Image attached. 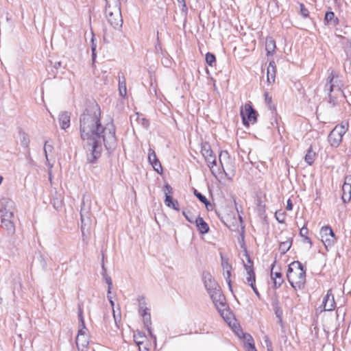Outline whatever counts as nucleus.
I'll use <instances>...</instances> for the list:
<instances>
[{"mask_svg":"<svg viewBox=\"0 0 351 351\" xmlns=\"http://www.w3.org/2000/svg\"><path fill=\"white\" fill-rule=\"evenodd\" d=\"M101 108L94 102L87 106L80 116V132L81 139L93 137L102 138L107 150L114 149L117 145L116 128L112 119L103 125L101 122Z\"/></svg>","mask_w":351,"mask_h":351,"instance_id":"nucleus-1","label":"nucleus"},{"mask_svg":"<svg viewBox=\"0 0 351 351\" xmlns=\"http://www.w3.org/2000/svg\"><path fill=\"white\" fill-rule=\"evenodd\" d=\"M306 269L298 261H293L289 266L287 278L294 289H302L306 282Z\"/></svg>","mask_w":351,"mask_h":351,"instance_id":"nucleus-2","label":"nucleus"},{"mask_svg":"<svg viewBox=\"0 0 351 351\" xmlns=\"http://www.w3.org/2000/svg\"><path fill=\"white\" fill-rule=\"evenodd\" d=\"M105 1L106 18L114 29L119 30L123 25L120 3H117V0H105Z\"/></svg>","mask_w":351,"mask_h":351,"instance_id":"nucleus-3","label":"nucleus"},{"mask_svg":"<svg viewBox=\"0 0 351 351\" xmlns=\"http://www.w3.org/2000/svg\"><path fill=\"white\" fill-rule=\"evenodd\" d=\"M102 138H95L86 139V145L84 149L86 152V160L88 163L93 164L101 155L102 147L101 143Z\"/></svg>","mask_w":351,"mask_h":351,"instance_id":"nucleus-4","label":"nucleus"},{"mask_svg":"<svg viewBox=\"0 0 351 351\" xmlns=\"http://www.w3.org/2000/svg\"><path fill=\"white\" fill-rule=\"evenodd\" d=\"M213 304L220 313L221 317L228 322L229 317L227 316L230 314L229 311L226 309L227 306L226 303V298L222 294L221 289H218L211 293H208Z\"/></svg>","mask_w":351,"mask_h":351,"instance_id":"nucleus-5","label":"nucleus"},{"mask_svg":"<svg viewBox=\"0 0 351 351\" xmlns=\"http://www.w3.org/2000/svg\"><path fill=\"white\" fill-rule=\"evenodd\" d=\"M333 80L334 73L331 72L324 86V92L328 95V102L331 107H335L337 105V96L342 93L341 88L333 84Z\"/></svg>","mask_w":351,"mask_h":351,"instance_id":"nucleus-6","label":"nucleus"},{"mask_svg":"<svg viewBox=\"0 0 351 351\" xmlns=\"http://www.w3.org/2000/svg\"><path fill=\"white\" fill-rule=\"evenodd\" d=\"M348 122H342L340 125H336L328 135V142L330 145L337 147L342 141L343 135L348 130Z\"/></svg>","mask_w":351,"mask_h":351,"instance_id":"nucleus-7","label":"nucleus"},{"mask_svg":"<svg viewBox=\"0 0 351 351\" xmlns=\"http://www.w3.org/2000/svg\"><path fill=\"white\" fill-rule=\"evenodd\" d=\"M90 212V202L88 199H86L85 195H84L80 210L81 230L83 235L84 234V230L88 228L91 223Z\"/></svg>","mask_w":351,"mask_h":351,"instance_id":"nucleus-8","label":"nucleus"},{"mask_svg":"<svg viewBox=\"0 0 351 351\" xmlns=\"http://www.w3.org/2000/svg\"><path fill=\"white\" fill-rule=\"evenodd\" d=\"M241 117L243 125L249 126L250 123L254 124L257 121L258 112L253 108L251 103H247L244 106V109H241Z\"/></svg>","mask_w":351,"mask_h":351,"instance_id":"nucleus-9","label":"nucleus"},{"mask_svg":"<svg viewBox=\"0 0 351 351\" xmlns=\"http://www.w3.org/2000/svg\"><path fill=\"white\" fill-rule=\"evenodd\" d=\"M319 233L322 241L327 250L332 247L337 241L334 231L329 225L322 226Z\"/></svg>","mask_w":351,"mask_h":351,"instance_id":"nucleus-10","label":"nucleus"},{"mask_svg":"<svg viewBox=\"0 0 351 351\" xmlns=\"http://www.w3.org/2000/svg\"><path fill=\"white\" fill-rule=\"evenodd\" d=\"M202 280L205 288L208 293L217 290L220 288L217 282L215 281L213 276L209 271H204L202 273Z\"/></svg>","mask_w":351,"mask_h":351,"instance_id":"nucleus-11","label":"nucleus"},{"mask_svg":"<svg viewBox=\"0 0 351 351\" xmlns=\"http://www.w3.org/2000/svg\"><path fill=\"white\" fill-rule=\"evenodd\" d=\"M148 161L149 164L152 166L154 169L159 174H162L163 172L162 167L158 159L155 151L149 148L148 150Z\"/></svg>","mask_w":351,"mask_h":351,"instance_id":"nucleus-12","label":"nucleus"},{"mask_svg":"<svg viewBox=\"0 0 351 351\" xmlns=\"http://www.w3.org/2000/svg\"><path fill=\"white\" fill-rule=\"evenodd\" d=\"M322 306L326 311H331L335 309V302L332 289L328 290L326 295L323 298Z\"/></svg>","mask_w":351,"mask_h":351,"instance_id":"nucleus-13","label":"nucleus"},{"mask_svg":"<svg viewBox=\"0 0 351 351\" xmlns=\"http://www.w3.org/2000/svg\"><path fill=\"white\" fill-rule=\"evenodd\" d=\"M14 214L12 212L5 211V214L1 218L2 226L9 232L13 233L14 232V223L11 221V218L13 217Z\"/></svg>","mask_w":351,"mask_h":351,"instance_id":"nucleus-14","label":"nucleus"},{"mask_svg":"<svg viewBox=\"0 0 351 351\" xmlns=\"http://www.w3.org/2000/svg\"><path fill=\"white\" fill-rule=\"evenodd\" d=\"M201 154L206 162L215 156V155L213 153V151L211 149L210 144L207 142L202 143Z\"/></svg>","mask_w":351,"mask_h":351,"instance_id":"nucleus-15","label":"nucleus"},{"mask_svg":"<svg viewBox=\"0 0 351 351\" xmlns=\"http://www.w3.org/2000/svg\"><path fill=\"white\" fill-rule=\"evenodd\" d=\"M58 121L61 129L66 130L69 128L71 122L70 113L64 111L59 114Z\"/></svg>","mask_w":351,"mask_h":351,"instance_id":"nucleus-16","label":"nucleus"},{"mask_svg":"<svg viewBox=\"0 0 351 351\" xmlns=\"http://www.w3.org/2000/svg\"><path fill=\"white\" fill-rule=\"evenodd\" d=\"M194 223H195L197 229L200 234H205L209 232V226L202 217L198 216L195 219Z\"/></svg>","mask_w":351,"mask_h":351,"instance_id":"nucleus-17","label":"nucleus"},{"mask_svg":"<svg viewBox=\"0 0 351 351\" xmlns=\"http://www.w3.org/2000/svg\"><path fill=\"white\" fill-rule=\"evenodd\" d=\"M236 333L238 337L246 341L248 346L247 350H252L253 348H255L254 339L250 334L243 332L241 329H238Z\"/></svg>","mask_w":351,"mask_h":351,"instance_id":"nucleus-18","label":"nucleus"},{"mask_svg":"<svg viewBox=\"0 0 351 351\" xmlns=\"http://www.w3.org/2000/svg\"><path fill=\"white\" fill-rule=\"evenodd\" d=\"M144 327L147 330L149 335L151 339H153L154 342L156 343V337L153 334L152 330V320H151V315L150 313L148 315H145L143 317Z\"/></svg>","mask_w":351,"mask_h":351,"instance_id":"nucleus-19","label":"nucleus"},{"mask_svg":"<svg viewBox=\"0 0 351 351\" xmlns=\"http://www.w3.org/2000/svg\"><path fill=\"white\" fill-rule=\"evenodd\" d=\"M276 77V64L274 61H271L269 63L267 71V80L268 84H271L275 82Z\"/></svg>","mask_w":351,"mask_h":351,"instance_id":"nucleus-20","label":"nucleus"},{"mask_svg":"<svg viewBox=\"0 0 351 351\" xmlns=\"http://www.w3.org/2000/svg\"><path fill=\"white\" fill-rule=\"evenodd\" d=\"M272 306L275 313L276 317L278 319L279 324L282 327L283 326V311L279 304V302L278 300H275L272 302Z\"/></svg>","mask_w":351,"mask_h":351,"instance_id":"nucleus-21","label":"nucleus"},{"mask_svg":"<svg viewBox=\"0 0 351 351\" xmlns=\"http://www.w3.org/2000/svg\"><path fill=\"white\" fill-rule=\"evenodd\" d=\"M324 21L326 24L336 26L339 25V20L335 16V13L332 11H328L325 14Z\"/></svg>","mask_w":351,"mask_h":351,"instance_id":"nucleus-22","label":"nucleus"},{"mask_svg":"<svg viewBox=\"0 0 351 351\" xmlns=\"http://www.w3.org/2000/svg\"><path fill=\"white\" fill-rule=\"evenodd\" d=\"M163 191L165 196V204L166 206L169 205L173 201L172 196L173 189L168 183H166L163 186Z\"/></svg>","mask_w":351,"mask_h":351,"instance_id":"nucleus-23","label":"nucleus"},{"mask_svg":"<svg viewBox=\"0 0 351 351\" xmlns=\"http://www.w3.org/2000/svg\"><path fill=\"white\" fill-rule=\"evenodd\" d=\"M244 268L246 270L247 275L246 277V281L250 286H252V285L255 284L256 282V276L254 268H251V266L248 265V264H245Z\"/></svg>","mask_w":351,"mask_h":351,"instance_id":"nucleus-24","label":"nucleus"},{"mask_svg":"<svg viewBox=\"0 0 351 351\" xmlns=\"http://www.w3.org/2000/svg\"><path fill=\"white\" fill-rule=\"evenodd\" d=\"M19 135L21 145L27 149L28 154L29 155V145L30 141L28 134L25 133L23 130L20 129Z\"/></svg>","mask_w":351,"mask_h":351,"instance_id":"nucleus-25","label":"nucleus"},{"mask_svg":"<svg viewBox=\"0 0 351 351\" xmlns=\"http://www.w3.org/2000/svg\"><path fill=\"white\" fill-rule=\"evenodd\" d=\"M343 195L341 196L342 201L344 203L348 202L351 199V186L349 183H346L342 188Z\"/></svg>","mask_w":351,"mask_h":351,"instance_id":"nucleus-26","label":"nucleus"},{"mask_svg":"<svg viewBox=\"0 0 351 351\" xmlns=\"http://www.w3.org/2000/svg\"><path fill=\"white\" fill-rule=\"evenodd\" d=\"M206 162L207 163V165L210 168V170L213 176H215L217 173H221L220 168L216 167H217L216 156H215L212 159H210L209 160H208Z\"/></svg>","mask_w":351,"mask_h":351,"instance_id":"nucleus-27","label":"nucleus"},{"mask_svg":"<svg viewBox=\"0 0 351 351\" xmlns=\"http://www.w3.org/2000/svg\"><path fill=\"white\" fill-rule=\"evenodd\" d=\"M293 239L289 238L287 241L280 242L279 245V250L282 254H285L289 250L292 245Z\"/></svg>","mask_w":351,"mask_h":351,"instance_id":"nucleus-28","label":"nucleus"},{"mask_svg":"<svg viewBox=\"0 0 351 351\" xmlns=\"http://www.w3.org/2000/svg\"><path fill=\"white\" fill-rule=\"evenodd\" d=\"M315 153L313 151L312 146H311L304 156V161L308 165H312L315 161Z\"/></svg>","mask_w":351,"mask_h":351,"instance_id":"nucleus-29","label":"nucleus"},{"mask_svg":"<svg viewBox=\"0 0 351 351\" xmlns=\"http://www.w3.org/2000/svg\"><path fill=\"white\" fill-rule=\"evenodd\" d=\"M145 337V334L143 332H141L139 330H138L136 333H134V335L133 336L134 341H135L136 344L138 346L139 351H148V349L146 347H145L143 349H141V346L143 343V341H139L137 339L138 337L143 338Z\"/></svg>","mask_w":351,"mask_h":351,"instance_id":"nucleus-30","label":"nucleus"},{"mask_svg":"<svg viewBox=\"0 0 351 351\" xmlns=\"http://www.w3.org/2000/svg\"><path fill=\"white\" fill-rule=\"evenodd\" d=\"M193 194L202 203H203L205 205L206 208L208 210V206H211L209 200H208V199L204 195H202L196 189H194Z\"/></svg>","mask_w":351,"mask_h":351,"instance_id":"nucleus-31","label":"nucleus"},{"mask_svg":"<svg viewBox=\"0 0 351 351\" xmlns=\"http://www.w3.org/2000/svg\"><path fill=\"white\" fill-rule=\"evenodd\" d=\"M276 48L275 40L272 38H267L266 39V50L267 55L272 54Z\"/></svg>","mask_w":351,"mask_h":351,"instance_id":"nucleus-32","label":"nucleus"},{"mask_svg":"<svg viewBox=\"0 0 351 351\" xmlns=\"http://www.w3.org/2000/svg\"><path fill=\"white\" fill-rule=\"evenodd\" d=\"M220 257L223 270L232 269V267L231 264L229 263L228 258L226 256H224L222 253H220Z\"/></svg>","mask_w":351,"mask_h":351,"instance_id":"nucleus-33","label":"nucleus"},{"mask_svg":"<svg viewBox=\"0 0 351 351\" xmlns=\"http://www.w3.org/2000/svg\"><path fill=\"white\" fill-rule=\"evenodd\" d=\"M119 90L121 96L125 97L126 95L127 88L124 77H123L122 80H121L120 79L119 80Z\"/></svg>","mask_w":351,"mask_h":351,"instance_id":"nucleus-34","label":"nucleus"},{"mask_svg":"<svg viewBox=\"0 0 351 351\" xmlns=\"http://www.w3.org/2000/svg\"><path fill=\"white\" fill-rule=\"evenodd\" d=\"M182 215L186 218V219L191 223H194V221L197 217L194 216L190 210H183Z\"/></svg>","mask_w":351,"mask_h":351,"instance_id":"nucleus-35","label":"nucleus"},{"mask_svg":"<svg viewBox=\"0 0 351 351\" xmlns=\"http://www.w3.org/2000/svg\"><path fill=\"white\" fill-rule=\"evenodd\" d=\"M205 59H206V64L210 66H213L216 62L215 56L213 53H210V52H208L206 54Z\"/></svg>","mask_w":351,"mask_h":351,"instance_id":"nucleus-36","label":"nucleus"},{"mask_svg":"<svg viewBox=\"0 0 351 351\" xmlns=\"http://www.w3.org/2000/svg\"><path fill=\"white\" fill-rule=\"evenodd\" d=\"M276 219L280 223H284L286 219V213L282 210H278L275 213Z\"/></svg>","mask_w":351,"mask_h":351,"instance_id":"nucleus-37","label":"nucleus"},{"mask_svg":"<svg viewBox=\"0 0 351 351\" xmlns=\"http://www.w3.org/2000/svg\"><path fill=\"white\" fill-rule=\"evenodd\" d=\"M149 309L145 306V303H142L141 300H139V313L140 315L143 317L145 315H148L150 313L149 312Z\"/></svg>","mask_w":351,"mask_h":351,"instance_id":"nucleus-38","label":"nucleus"},{"mask_svg":"<svg viewBox=\"0 0 351 351\" xmlns=\"http://www.w3.org/2000/svg\"><path fill=\"white\" fill-rule=\"evenodd\" d=\"M265 103L267 104L269 108L271 110H276L275 106L273 104L272 98L269 95V93L266 92L265 93Z\"/></svg>","mask_w":351,"mask_h":351,"instance_id":"nucleus-39","label":"nucleus"},{"mask_svg":"<svg viewBox=\"0 0 351 351\" xmlns=\"http://www.w3.org/2000/svg\"><path fill=\"white\" fill-rule=\"evenodd\" d=\"M219 162L221 164V167L223 169V171H224V167H223V160H224L225 158H229V154L228 152V151H221L219 154Z\"/></svg>","mask_w":351,"mask_h":351,"instance_id":"nucleus-40","label":"nucleus"},{"mask_svg":"<svg viewBox=\"0 0 351 351\" xmlns=\"http://www.w3.org/2000/svg\"><path fill=\"white\" fill-rule=\"evenodd\" d=\"M96 47H97V44L95 43V36H94V35H93L92 38H91V51H92L93 61H95V60L96 58V52H95Z\"/></svg>","mask_w":351,"mask_h":351,"instance_id":"nucleus-41","label":"nucleus"},{"mask_svg":"<svg viewBox=\"0 0 351 351\" xmlns=\"http://www.w3.org/2000/svg\"><path fill=\"white\" fill-rule=\"evenodd\" d=\"M231 270L232 269H228V270L223 271V275H224L226 281L228 283V287L230 290H232V284H231V280H230Z\"/></svg>","mask_w":351,"mask_h":351,"instance_id":"nucleus-42","label":"nucleus"},{"mask_svg":"<svg viewBox=\"0 0 351 351\" xmlns=\"http://www.w3.org/2000/svg\"><path fill=\"white\" fill-rule=\"evenodd\" d=\"M179 7L180 8L181 12L184 14H186L188 12V8L186 7L185 0H177Z\"/></svg>","mask_w":351,"mask_h":351,"instance_id":"nucleus-43","label":"nucleus"},{"mask_svg":"<svg viewBox=\"0 0 351 351\" xmlns=\"http://www.w3.org/2000/svg\"><path fill=\"white\" fill-rule=\"evenodd\" d=\"M276 261L271 265V278L274 280V278L278 279L282 277L281 272L276 271L273 272L274 267H275Z\"/></svg>","mask_w":351,"mask_h":351,"instance_id":"nucleus-44","label":"nucleus"},{"mask_svg":"<svg viewBox=\"0 0 351 351\" xmlns=\"http://www.w3.org/2000/svg\"><path fill=\"white\" fill-rule=\"evenodd\" d=\"M53 146L51 145H49L48 141H45V145H44V152H45V155L47 160H48V156H47L48 152H51L53 151Z\"/></svg>","mask_w":351,"mask_h":351,"instance_id":"nucleus-45","label":"nucleus"},{"mask_svg":"<svg viewBox=\"0 0 351 351\" xmlns=\"http://www.w3.org/2000/svg\"><path fill=\"white\" fill-rule=\"evenodd\" d=\"M86 330V328L85 327V328H84V326H82V328L78 330L77 337L75 340L76 346L78 349H80V346H79L80 337H79V336L84 335L85 334Z\"/></svg>","mask_w":351,"mask_h":351,"instance_id":"nucleus-46","label":"nucleus"},{"mask_svg":"<svg viewBox=\"0 0 351 351\" xmlns=\"http://www.w3.org/2000/svg\"><path fill=\"white\" fill-rule=\"evenodd\" d=\"M102 276H103V278L105 280L106 282L108 285V289H112L113 286H112V281L111 278L109 276H108L107 274H103Z\"/></svg>","mask_w":351,"mask_h":351,"instance_id":"nucleus-47","label":"nucleus"},{"mask_svg":"<svg viewBox=\"0 0 351 351\" xmlns=\"http://www.w3.org/2000/svg\"><path fill=\"white\" fill-rule=\"evenodd\" d=\"M78 318H79L80 322L82 324V326H84V328H85V323H84V316H83V311L80 305L78 307Z\"/></svg>","mask_w":351,"mask_h":351,"instance_id":"nucleus-48","label":"nucleus"},{"mask_svg":"<svg viewBox=\"0 0 351 351\" xmlns=\"http://www.w3.org/2000/svg\"><path fill=\"white\" fill-rule=\"evenodd\" d=\"M300 14L304 18H306L309 15L308 9L305 8L303 3H300Z\"/></svg>","mask_w":351,"mask_h":351,"instance_id":"nucleus-49","label":"nucleus"},{"mask_svg":"<svg viewBox=\"0 0 351 351\" xmlns=\"http://www.w3.org/2000/svg\"><path fill=\"white\" fill-rule=\"evenodd\" d=\"M307 223H305L304 225L300 230V235L303 238L305 236H308V230L306 227Z\"/></svg>","mask_w":351,"mask_h":351,"instance_id":"nucleus-50","label":"nucleus"},{"mask_svg":"<svg viewBox=\"0 0 351 351\" xmlns=\"http://www.w3.org/2000/svg\"><path fill=\"white\" fill-rule=\"evenodd\" d=\"M167 206L169 208H173V210H177V211L180 210L179 203H178V200H176V199H175V200L173 199V201L171 202V204H170L169 205H167Z\"/></svg>","mask_w":351,"mask_h":351,"instance_id":"nucleus-51","label":"nucleus"},{"mask_svg":"<svg viewBox=\"0 0 351 351\" xmlns=\"http://www.w3.org/2000/svg\"><path fill=\"white\" fill-rule=\"evenodd\" d=\"M265 343L266 345V347H267V351H273V349H272V343L271 341L269 340V337L267 336H265Z\"/></svg>","mask_w":351,"mask_h":351,"instance_id":"nucleus-52","label":"nucleus"},{"mask_svg":"<svg viewBox=\"0 0 351 351\" xmlns=\"http://www.w3.org/2000/svg\"><path fill=\"white\" fill-rule=\"evenodd\" d=\"M245 256L247 259V263H244L243 265L248 264V265L251 266V268H253V261L251 259L250 254H249L248 252L247 251V250H245Z\"/></svg>","mask_w":351,"mask_h":351,"instance_id":"nucleus-53","label":"nucleus"},{"mask_svg":"<svg viewBox=\"0 0 351 351\" xmlns=\"http://www.w3.org/2000/svg\"><path fill=\"white\" fill-rule=\"evenodd\" d=\"M283 282L282 277L280 278H274V285L276 289L279 288Z\"/></svg>","mask_w":351,"mask_h":351,"instance_id":"nucleus-54","label":"nucleus"},{"mask_svg":"<svg viewBox=\"0 0 351 351\" xmlns=\"http://www.w3.org/2000/svg\"><path fill=\"white\" fill-rule=\"evenodd\" d=\"M53 206L56 210H59L62 207V202L58 199H54Z\"/></svg>","mask_w":351,"mask_h":351,"instance_id":"nucleus-55","label":"nucleus"},{"mask_svg":"<svg viewBox=\"0 0 351 351\" xmlns=\"http://www.w3.org/2000/svg\"><path fill=\"white\" fill-rule=\"evenodd\" d=\"M286 209L287 210H291L293 209V203H292V201L291 200V199H288V200L287 202Z\"/></svg>","mask_w":351,"mask_h":351,"instance_id":"nucleus-56","label":"nucleus"},{"mask_svg":"<svg viewBox=\"0 0 351 351\" xmlns=\"http://www.w3.org/2000/svg\"><path fill=\"white\" fill-rule=\"evenodd\" d=\"M303 242L309 243L310 247H311L313 245L311 239L308 236H305L304 237H303Z\"/></svg>","mask_w":351,"mask_h":351,"instance_id":"nucleus-57","label":"nucleus"},{"mask_svg":"<svg viewBox=\"0 0 351 351\" xmlns=\"http://www.w3.org/2000/svg\"><path fill=\"white\" fill-rule=\"evenodd\" d=\"M253 290V291L254 292V293L259 298L260 297V293L255 285V284H253L252 286H250Z\"/></svg>","mask_w":351,"mask_h":351,"instance_id":"nucleus-58","label":"nucleus"},{"mask_svg":"<svg viewBox=\"0 0 351 351\" xmlns=\"http://www.w3.org/2000/svg\"><path fill=\"white\" fill-rule=\"evenodd\" d=\"M40 262H41L43 267L45 268L47 266V263H46L45 261L44 260V258L42 256H40Z\"/></svg>","mask_w":351,"mask_h":351,"instance_id":"nucleus-59","label":"nucleus"},{"mask_svg":"<svg viewBox=\"0 0 351 351\" xmlns=\"http://www.w3.org/2000/svg\"><path fill=\"white\" fill-rule=\"evenodd\" d=\"M346 183H349L351 186V176L346 177L345 182L343 184H346Z\"/></svg>","mask_w":351,"mask_h":351,"instance_id":"nucleus-60","label":"nucleus"},{"mask_svg":"<svg viewBox=\"0 0 351 351\" xmlns=\"http://www.w3.org/2000/svg\"><path fill=\"white\" fill-rule=\"evenodd\" d=\"M61 62H56L53 66L55 69H58L59 67L61 66Z\"/></svg>","mask_w":351,"mask_h":351,"instance_id":"nucleus-61","label":"nucleus"},{"mask_svg":"<svg viewBox=\"0 0 351 351\" xmlns=\"http://www.w3.org/2000/svg\"><path fill=\"white\" fill-rule=\"evenodd\" d=\"M111 290L112 289H108L107 298H108V300L112 299V298L111 296Z\"/></svg>","mask_w":351,"mask_h":351,"instance_id":"nucleus-62","label":"nucleus"},{"mask_svg":"<svg viewBox=\"0 0 351 351\" xmlns=\"http://www.w3.org/2000/svg\"><path fill=\"white\" fill-rule=\"evenodd\" d=\"M102 271H103L102 275L103 274H106V269L104 264L102 265Z\"/></svg>","mask_w":351,"mask_h":351,"instance_id":"nucleus-63","label":"nucleus"},{"mask_svg":"<svg viewBox=\"0 0 351 351\" xmlns=\"http://www.w3.org/2000/svg\"><path fill=\"white\" fill-rule=\"evenodd\" d=\"M143 121V124H146V125H148L149 124V121L147 119L143 118L142 119Z\"/></svg>","mask_w":351,"mask_h":351,"instance_id":"nucleus-64","label":"nucleus"}]
</instances>
